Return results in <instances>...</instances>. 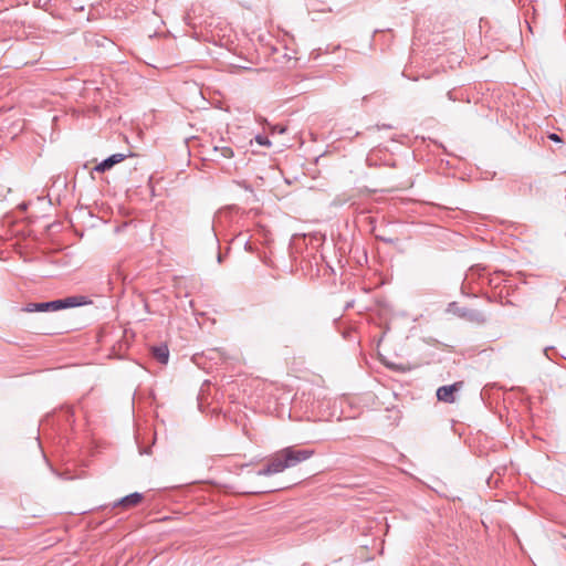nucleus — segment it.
Returning a JSON list of instances; mask_svg holds the SVG:
<instances>
[{"mask_svg":"<svg viewBox=\"0 0 566 566\" xmlns=\"http://www.w3.org/2000/svg\"><path fill=\"white\" fill-rule=\"evenodd\" d=\"M314 450L295 449L294 447L284 448L275 452L270 459L268 467L260 471V474L270 475L284 471L294 467L300 462L308 460L313 457Z\"/></svg>","mask_w":566,"mask_h":566,"instance_id":"obj_1","label":"nucleus"},{"mask_svg":"<svg viewBox=\"0 0 566 566\" xmlns=\"http://www.w3.org/2000/svg\"><path fill=\"white\" fill-rule=\"evenodd\" d=\"M463 381H457L452 385L441 386L437 389V399L441 402L453 403L457 400V394L463 388Z\"/></svg>","mask_w":566,"mask_h":566,"instance_id":"obj_2","label":"nucleus"},{"mask_svg":"<svg viewBox=\"0 0 566 566\" xmlns=\"http://www.w3.org/2000/svg\"><path fill=\"white\" fill-rule=\"evenodd\" d=\"M124 159H125V155H123V154L112 155L107 159H105L102 163L97 164L94 167V171L104 172V171L111 169L114 165L123 161Z\"/></svg>","mask_w":566,"mask_h":566,"instance_id":"obj_3","label":"nucleus"},{"mask_svg":"<svg viewBox=\"0 0 566 566\" xmlns=\"http://www.w3.org/2000/svg\"><path fill=\"white\" fill-rule=\"evenodd\" d=\"M57 303H29L23 311L28 313L32 312H45V311H57Z\"/></svg>","mask_w":566,"mask_h":566,"instance_id":"obj_4","label":"nucleus"},{"mask_svg":"<svg viewBox=\"0 0 566 566\" xmlns=\"http://www.w3.org/2000/svg\"><path fill=\"white\" fill-rule=\"evenodd\" d=\"M83 300H84L83 296H72V297H67L65 300L52 301L51 303H57V305H59L57 310H62L65 307H74V306L82 305L84 303Z\"/></svg>","mask_w":566,"mask_h":566,"instance_id":"obj_5","label":"nucleus"},{"mask_svg":"<svg viewBox=\"0 0 566 566\" xmlns=\"http://www.w3.org/2000/svg\"><path fill=\"white\" fill-rule=\"evenodd\" d=\"M154 357L161 364H167L169 358V349L167 345H159L151 348Z\"/></svg>","mask_w":566,"mask_h":566,"instance_id":"obj_6","label":"nucleus"},{"mask_svg":"<svg viewBox=\"0 0 566 566\" xmlns=\"http://www.w3.org/2000/svg\"><path fill=\"white\" fill-rule=\"evenodd\" d=\"M143 500V495L140 493H132L125 497H123L119 502V504L123 506V507H134L136 505H138Z\"/></svg>","mask_w":566,"mask_h":566,"instance_id":"obj_7","label":"nucleus"},{"mask_svg":"<svg viewBox=\"0 0 566 566\" xmlns=\"http://www.w3.org/2000/svg\"><path fill=\"white\" fill-rule=\"evenodd\" d=\"M213 151L219 154V156L227 158V159L233 157V150L229 146H214Z\"/></svg>","mask_w":566,"mask_h":566,"instance_id":"obj_8","label":"nucleus"},{"mask_svg":"<svg viewBox=\"0 0 566 566\" xmlns=\"http://www.w3.org/2000/svg\"><path fill=\"white\" fill-rule=\"evenodd\" d=\"M548 138L551 140L555 142V143H562L563 142L562 138L557 134H555V133L549 134Z\"/></svg>","mask_w":566,"mask_h":566,"instance_id":"obj_9","label":"nucleus"},{"mask_svg":"<svg viewBox=\"0 0 566 566\" xmlns=\"http://www.w3.org/2000/svg\"><path fill=\"white\" fill-rule=\"evenodd\" d=\"M232 69H238V70H249L248 66H244V65H239V64H231L230 65Z\"/></svg>","mask_w":566,"mask_h":566,"instance_id":"obj_10","label":"nucleus"},{"mask_svg":"<svg viewBox=\"0 0 566 566\" xmlns=\"http://www.w3.org/2000/svg\"><path fill=\"white\" fill-rule=\"evenodd\" d=\"M258 143L261 145H269L270 143L268 140L262 139L261 137L256 138Z\"/></svg>","mask_w":566,"mask_h":566,"instance_id":"obj_11","label":"nucleus"},{"mask_svg":"<svg viewBox=\"0 0 566 566\" xmlns=\"http://www.w3.org/2000/svg\"><path fill=\"white\" fill-rule=\"evenodd\" d=\"M279 132H280V133H284V132H285V128H284V127L279 128Z\"/></svg>","mask_w":566,"mask_h":566,"instance_id":"obj_12","label":"nucleus"}]
</instances>
